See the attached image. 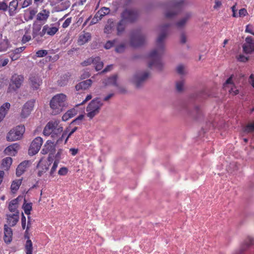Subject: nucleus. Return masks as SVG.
Wrapping results in <instances>:
<instances>
[{"label": "nucleus", "mask_w": 254, "mask_h": 254, "mask_svg": "<svg viewBox=\"0 0 254 254\" xmlns=\"http://www.w3.org/2000/svg\"><path fill=\"white\" fill-rule=\"evenodd\" d=\"M210 94L207 90L204 89L191 94L187 101L182 104V109L187 113L188 116L193 120L200 121L203 119V114L198 106H195L194 102H201L206 99Z\"/></svg>", "instance_id": "obj_1"}, {"label": "nucleus", "mask_w": 254, "mask_h": 254, "mask_svg": "<svg viewBox=\"0 0 254 254\" xmlns=\"http://www.w3.org/2000/svg\"><path fill=\"white\" fill-rule=\"evenodd\" d=\"M66 96L64 94H59L54 96L50 102V107L55 111V114H58L62 112L67 104L66 102Z\"/></svg>", "instance_id": "obj_2"}, {"label": "nucleus", "mask_w": 254, "mask_h": 254, "mask_svg": "<svg viewBox=\"0 0 254 254\" xmlns=\"http://www.w3.org/2000/svg\"><path fill=\"white\" fill-rule=\"evenodd\" d=\"M145 35L142 33L141 28L133 29L130 31V45L133 48L140 47L145 44Z\"/></svg>", "instance_id": "obj_3"}, {"label": "nucleus", "mask_w": 254, "mask_h": 254, "mask_svg": "<svg viewBox=\"0 0 254 254\" xmlns=\"http://www.w3.org/2000/svg\"><path fill=\"white\" fill-rule=\"evenodd\" d=\"M104 104L99 97H96L92 100L87 105L86 111L87 112L86 116L90 120L97 115L100 111L101 107Z\"/></svg>", "instance_id": "obj_4"}, {"label": "nucleus", "mask_w": 254, "mask_h": 254, "mask_svg": "<svg viewBox=\"0 0 254 254\" xmlns=\"http://www.w3.org/2000/svg\"><path fill=\"white\" fill-rule=\"evenodd\" d=\"M25 131V127L23 125L17 126L7 133L6 139L8 141L19 140L22 137Z\"/></svg>", "instance_id": "obj_5"}, {"label": "nucleus", "mask_w": 254, "mask_h": 254, "mask_svg": "<svg viewBox=\"0 0 254 254\" xmlns=\"http://www.w3.org/2000/svg\"><path fill=\"white\" fill-rule=\"evenodd\" d=\"M138 17V13L136 10L126 8L121 14V19L125 22L130 23L135 22Z\"/></svg>", "instance_id": "obj_6"}, {"label": "nucleus", "mask_w": 254, "mask_h": 254, "mask_svg": "<svg viewBox=\"0 0 254 254\" xmlns=\"http://www.w3.org/2000/svg\"><path fill=\"white\" fill-rule=\"evenodd\" d=\"M149 76V73L148 72H144L141 74L136 72L133 75L131 81L135 85L136 88H140Z\"/></svg>", "instance_id": "obj_7"}, {"label": "nucleus", "mask_w": 254, "mask_h": 254, "mask_svg": "<svg viewBox=\"0 0 254 254\" xmlns=\"http://www.w3.org/2000/svg\"><path fill=\"white\" fill-rule=\"evenodd\" d=\"M171 25L172 24L171 23H168L161 26V33L159 35L156 41L157 48L159 50H164V44L163 41L167 36V29L171 27Z\"/></svg>", "instance_id": "obj_8"}, {"label": "nucleus", "mask_w": 254, "mask_h": 254, "mask_svg": "<svg viewBox=\"0 0 254 254\" xmlns=\"http://www.w3.org/2000/svg\"><path fill=\"white\" fill-rule=\"evenodd\" d=\"M24 77L22 75L14 74L10 79V83L8 87V90L11 91H16L19 88L23 82Z\"/></svg>", "instance_id": "obj_9"}, {"label": "nucleus", "mask_w": 254, "mask_h": 254, "mask_svg": "<svg viewBox=\"0 0 254 254\" xmlns=\"http://www.w3.org/2000/svg\"><path fill=\"white\" fill-rule=\"evenodd\" d=\"M43 143V139L38 136L36 137L31 142L29 148L28 149V154L31 156L36 154Z\"/></svg>", "instance_id": "obj_10"}, {"label": "nucleus", "mask_w": 254, "mask_h": 254, "mask_svg": "<svg viewBox=\"0 0 254 254\" xmlns=\"http://www.w3.org/2000/svg\"><path fill=\"white\" fill-rule=\"evenodd\" d=\"M243 51L246 54L254 53V41L251 36H248L245 39V43L242 46Z\"/></svg>", "instance_id": "obj_11"}, {"label": "nucleus", "mask_w": 254, "mask_h": 254, "mask_svg": "<svg viewBox=\"0 0 254 254\" xmlns=\"http://www.w3.org/2000/svg\"><path fill=\"white\" fill-rule=\"evenodd\" d=\"M35 102V100L33 99L28 101L24 104L21 112L22 118H25L30 115L33 109Z\"/></svg>", "instance_id": "obj_12"}, {"label": "nucleus", "mask_w": 254, "mask_h": 254, "mask_svg": "<svg viewBox=\"0 0 254 254\" xmlns=\"http://www.w3.org/2000/svg\"><path fill=\"white\" fill-rule=\"evenodd\" d=\"M56 146L57 144L54 141L48 140L44 144L41 150V153L46 154L49 152L51 154H54L56 152Z\"/></svg>", "instance_id": "obj_13"}, {"label": "nucleus", "mask_w": 254, "mask_h": 254, "mask_svg": "<svg viewBox=\"0 0 254 254\" xmlns=\"http://www.w3.org/2000/svg\"><path fill=\"white\" fill-rule=\"evenodd\" d=\"M29 80L31 87L34 90L38 89L42 83V80L41 78L39 76L36 74H31L29 77Z\"/></svg>", "instance_id": "obj_14"}, {"label": "nucleus", "mask_w": 254, "mask_h": 254, "mask_svg": "<svg viewBox=\"0 0 254 254\" xmlns=\"http://www.w3.org/2000/svg\"><path fill=\"white\" fill-rule=\"evenodd\" d=\"M31 162L29 160H25L21 162L16 170V176L18 177L21 176L26 171V168L29 167Z\"/></svg>", "instance_id": "obj_15"}, {"label": "nucleus", "mask_w": 254, "mask_h": 254, "mask_svg": "<svg viewBox=\"0 0 254 254\" xmlns=\"http://www.w3.org/2000/svg\"><path fill=\"white\" fill-rule=\"evenodd\" d=\"M252 245H254V240L252 238L248 237L242 244L240 250L234 254H243L244 252Z\"/></svg>", "instance_id": "obj_16"}, {"label": "nucleus", "mask_w": 254, "mask_h": 254, "mask_svg": "<svg viewBox=\"0 0 254 254\" xmlns=\"http://www.w3.org/2000/svg\"><path fill=\"white\" fill-rule=\"evenodd\" d=\"M153 65H154L159 71L163 69V64L160 58H154L149 62L148 65L149 68H151Z\"/></svg>", "instance_id": "obj_17"}, {"label": "nucleus", "mask_w": 254, "mask_h": 254, "mask_svg": "<svg viewBox=\"0 0 254 254\" xmlns=\"http://www.w3.org/2000/svg\"><path fill=\"white\" fill-rule=\"evenodd\" d=\"M4 237L3 240L7 244H9L12 241V231L6 224L4 226Z\"/></svg>", "instance_id": "obj_18"}, {"label": "nucleus", "mask_w": 254, "mask_h": 254, "mask_svg": "<svg viewBox=\"0 0 254 254\" xmlns=\"http://www.w3.org/2000/svg\"><path fill=\"white\" fill-rule=\"evenodd\" d=\"M92 83V80L91 79H87L75 85V88L76 91H79L80 90H85L88 89L91 86Z\"/></svg>", "instance_id": "obj_19"}, {"label": "nucleus", "mask_w": 254, "mask_h": 254, "mask_svg": "<svg viewBox=\"0 0 254 254\" xmlns=\"http://www.w3.org/2000/svg\"><path fill=\"white\" fill-rule=\"evenodd\" d=\"M19 147V145L18 143H13L6 147L4 152L6 155L14 156L17 153V150Z\"/></svg>", "instance_id": "obj_20"}, {"label": "nucleus", "mask_w": 254, "mask_h": 254, "mask_svg": "<svg viewBox=\"0 0 254 254\" xmlns=\"http://www.w3.org/2000/svg\"><path fill=\"white\" fill-rule=\"evenodd\" d=\"M42 28V24L36 23L34 22L33 24V29H32V36L33 38L36 39V41L38 42H42V40L40 39L38 37V33L40 32Z\"/></svg>", "instance_id": "obj_21"}, {"label": "nucleus", "mask_w": 254, "mask_h": 254, "mask_svg": "<svg viewBox=\"0 0 254 254\" xmlns=\"http://www.w3.org/2000/svg\"><path fill=\"white\" fill-rule=\"evenodd\" d=\"M91 39V35L89 32L84 33L83 34L79 36L77 44L78 45L82 46L88 42Z\"/></svg>", "instance_id": "obj_22"}, {"label": "nucleus", "mask_w": 254, "mask_h": 254, "mask_svg": "<svg viewBox=\"0 0 254 254\" xmlns=\"http://www.w3.org/2000/svg\"><path fill=\"white\" fill-rule=\"evenodd\" d=\"M9 218H7V223L11 226H14L19 220V211L16 210V213L7 215Z\"/></svg>", "instance_id": "obj_23"}, {"label": "nucleus", "mask_w": 254, "mask_h": 254, "mask_svg": "<svg viewBox=\"0 0 254 254\" xmlns=\"http://www.w3.org/2000/svg\"><path fill=\"white\" fill-rule=\"evenodd\" d=\"M10 107V104L8 102L4 103L0 107V123L5 118Z\"/></svg>", "instance_id": "obj_24"}, {"label": "nucleus", "mask_w": 254, "mask_h": 254, "mask_svg": "<svg viewBox=\"0 0 254 254\" xmlns=\"http://www.w3.org/2000/svg\"><path fill=\"white\" fill-rule=\"evenodd\" d=\"M18 5V2L17 0H12L10 2L9 6H8V13L10 16H14L16 13Z\"/></svg>", "instance_id": "obj_25"}, {"label": "nucleus", "mask_w": 254, "mask_h": 254, "mask_svg": "<svg viewBox=\"0 0 254 254\" xmlns=\"http://www.w3.org/2000/svg\"><path fill=\"white\" fill-rule=\"evenodd\" d=\"M117 78L118 75L117 74H114L107 78L103 81V83L105 86L112 85L114 86H118Z\"/></svg>", "instance_id": "obj_26"}, {"label": "nucleus", "mask_w": 254, "mask_h": 254, "mask_svg": "<svg viewBox=\"0 0 254 254\" xmlns=\"http://www.w3.org/2000/svg\"><path fill=\"white\" fill-rule=\"evenodd\" d=\"M70 77L71 74L68 72L64 74L61 76L60 79L58 80V84L61 86H64L66 85Z\"/></svg>", "instance_id": "obj_27"}, {"label": "nucleus", "mask_w": 254, "mask_h": 254, "mask_svg": "<svg viewBox=\"0 0 254 254\" xmlns=\"http://www.w3.org/2000/svg\"><path fill=\"white\" fill-rule=\"evenodd\" d=\"M77 113V111L74 108L68 110L62 117V121H67L68 119L73 118Z\"/></svg>", "instance_id": "obj_28"}, {"label": "nucleus", "mask_w": 254, "mask_h": 254, "mask_svg": "<svg viewBox=\"0 0 254 254\" xmlns=\"http://www.w3.org/2000/svg\"><path fill=\"white\" fill-rule=\"evenodd\" d=\"M50 12L46 9H43L42 12L37 15V20L39 21L46 20L49 16Z\"/></svg>", "instance_id": "obj_29"}, {"label": "nucleus", "mask_w": 254, "mask_h": 254, "mask_svg": "<svg viewBox=\"0 0 254 254\" xmlns=\"http://www.w3.org/2000/svg\"><path fill=\"white\" fill-rule=\"evenodd\" d=\"M22 181V179L15 180L13 181L12 184L11 185L10 189L11 191L13 193H14L19 188Z\"/></svg>", "instance_id": "obj_30"}, {"label": "nucleus", "mask_w": 254, "mask_h": 254, "mask_svg": "<svg viewBox=\"0 0 254 254\" xmlns=\"http://www.w3.org/2000/svg\"><path fill=\"white\" fill-rule=\"evenodd\" d=\"M22 207L25 213L27 215H29L30 214L31 211L32 209V203H27L26 199L24 198V203L22 205Z\"/></svg>", "instance_id": "obj_31"}, {"label": "nucleus", "mask_w": 254, "mask_h": 254, "mask_svg": "<svg viewBox=\"0 0 254 254\" xmlns=\"http://www.w3.org/2000/svg\"><path fill=\"white\" fill-rule=\"evenodd\" d=\"M125 21L123 19H121L118 23L117 26V35L118 36L121 35L125 30Z\"/></svg>", "instance_id": "obj_32"}, {"label": "nucleus", "mask_w": 254, "mask_h": 254, "mask_svg": "<svg viewBox=\"0 0 254 254\" xmlns=\"http://www.w3.org/2000/svg\"><path fill=\"white\" fill-rule=\"evenodd\" d=\"M18 203V198L12 199L9 203L8 209L10 212L16 211L17 204Z\"/></svg>", "instance_id": "obj_33"}, {"label": "nucleus", "mask_w": 254, "mask_h": 254, "mask_svg": "<svg viewBox=\"0 0 254 254\" xmlns=\"http://www.w3.org/2000/svg\"><path fill=\"white\" fill-rule=\"evenodd\" d=\"M10 44L7 39H3L0 42V52H4L10 47Z\"/></svg>", "instance_id": "obj_34"}, {"label": "nucleus", "mask_w": 254, "mask_h": 254, "mask_svg": "<svg viewBox=\"0 0 254 254\" xmlns=\"http://www.w3.org/2000/svg\"><path fill=\"white\" fill-rule=\"evenodd\" d=\"M26 254H32L33 245L32 242L30 240H27L25 245Z\"/></svg>", "instance_id": "obj_35"}, {"label": "nucleus", "mask_w": 254, "mask_h": 254, "mask_svg": "<svg viewBox=\"0 0 254 254\" xmlns=\"http://www.w3.org/2000/svg\"><path fill=\"white\" fill-rule=\"evenodd\" d=\"M99 57H95V58H89L87 60L84 61L81 63L83 66H87L91 64L96 63L99 61Z\"/></svg>", "instance_id": "obj_36"}, {"label": "nucleus", "mask_w": 254, "mask_h": 254, "mask_svg": "<svg viewBox=\"0 0 254 254\" xmlns=\"http://www.w3.org/2000/svg\"><path fill=\"white\" fill-rule=\"evenodd\" d=\"M12 159L10 157H7L2 160L1 165L3 167H5L6 169H8L12 164Z\"/></svg>", "instance_id": "obj_37"}, {"label": "nucleus", "mask_w": 254, "mask_h": 254, "mask_svg": "<svg viewBox=\"0 0 254 254\" xmlns=\"http://www.w3.org/2000/svg\"><path fill=\"white\" fill-rule=\"evenodd\" d=\"M59 124V122L55 121H50L46 125V128H48L49 130H52V131L54 130V129H56Z\"/></svg>", "instance_id": "obj_38"}, {"label": "nucleus", "mask_w": 254, "mask_h": 254, "mask_svg": "<svg viewBox=\"0 0 254 254\" xmlns=\"http://www.w3.org/2000/svg\"><path fill=\"white\" fill-rule=\"evenodd\" d=\"M84 115L81 114L79 115L77 118L74 119L70 123L69 126L74 124L76 125H80L81 124L82 120L84 119Z\"/></svg>", "instance_id": "obj_39"}, {"label": "nucleus", "mask_w": 254, "mask_h": 254, "mask_svg": "<svg viewBox=\"0 0 254 254\" xmlns=\"http://www.w3.org/2000/svg\"><path fill=\"white\" fill-rule=\"evenodd\" d=\"M190 15H187L183 18L181 20L176 23V25L178 28H182L184 26L187 20H188Z\"/></svg>", "instance_id": "obj_40"}, {"label": "nucleus", "mask_w": 254, "mask_h": 254, "mask_svg": "<svg viewBox=\"0 0 254 254\" xmlns=\"http://www.w3.org/2000/svg\"><path fill=\"white\" fill-rule=\"evenodd\" d=\"M37 12V11L35 9L30 10L29 16H27V15L25 14L24 15V19L26 21L32 20L34 18V17L35 15Z\"/></svg>", "instance_id": "obj_41"}, {"label": "nucleus", "mask_w": 254, "mask_h": 254, "mask_svg": "<svg viewBox=\"0 0 254 254\" xmlns=\"http://www.w3.org/2000/svg\"><path fill=\"white\" fill-rule=\"evenodd\" d=\"M100 13H101V12L98 11L95 14L94 17L92 19V20L90 22V25H93V24H96V23L98 22V21L99 20H101L102 18L101 15L100 14Z\"/></svg>", "instance_id": "obj_42"}, {"label": "nucleus", "mask_w": 254, "mask_h": 254, "mask_svg": "<svg viewBox=\"0 0 254 254\" xmlns=\"http://www.w3.org/2000/svg\"><path fill=\"white\" fill-rule=\"evenodd\" d=\"M234 76V74L231 75L226 80L223 84L224 88H225L228 84L232 85L234 87L236 88L235 84L233 81Z\"/></svg>", "instance_id": "obj_43"}, {"label": "nucleus", "mask_w": 254, "mask_h": 254, "mask_svg": "<svg viewBox=\"0 0 254 254\" xmlns=\"http://www.w3.org/2000/svg\"><path fill=\"white\" fill-rule=\"evenodd\" d=\"M63 131V128L62 127H56V129H54L53 131H52L51 137H54V135L55 136H58L59 134H60Z\"/></svg>", "instance_id": "obj_44"}, {"label": "nucleus", "mask_w": 254, "mask_h": 254, "mask_svg": "<svg viewBox=\"0 0 254 254\" xmlns=\"http://www.w3.org/2000/svg\"><path fill=\"white\" fill-rule=\"evenodd\" d=\"M50 164H45L41 166V169L38 172V176L41 177L42 175L48 170Z\"/></svg>", "instance_id": "obj_45"}, {"label": "nucleus", "mask_w": 254, "mask_h": 254, "mask_svg": "<svg viewBox=\"0 0 254 254\" xmlns=\"http://www.w3.org/2000/svg\"><path fill=\"white\" fill-rule=\"evenodd\" d=\"M59 29L56 27H50L48 26L47 31H46L48 35L50 36H54L58 31Z\"/></svg>", "instance_id": "obj_46"}, {"label": "nucleus", "mask_w": 254, "mask_h": 254, "mask_svg": "<svg viewBox=\"0 0 254 254\" xmlns=\"http://www.w3.org/2000/svg\"><path fill=\"white\" fill-rule=\"evenodd\" d=\"M98 12H101L100 14L101 15V17H103L105 15L108 14L110 12V9L108 7H103L101 8Z\"/></svg>", "instance_id": "obj_47"}, {"label": "nucleus", "mask_w": 254, "mask_h": 254, "mask_svg": "<svg viewBox=\"0 0 254 254\" xmlns=\"http://www.w3.org/2000/svg\"><path fill=\"white\" fill-rule=\"evenodd\" d=\"M115 41H116L115 40H114L113 41H110V40L108 41L104 45V48L107 50L111 49L112 47H113L114 46Z\"/></svg>", "instance_id": "obj_48"}, {"label": "nucleus", "mask_w": 254, "mask_h": 254, "mask_svg": "<svg viewBox=\"0 0 254 254\" xmlns=\"http://www.w3.org/2000/svg\"><path fill=\"white\" fill-rule=\"evenodd\" d=\"M126 46L124 44L118 45L115 48V51L118 53H122L124 52Z\"/></svg>", "instance_id": "obj_49"}, {"label": "nucleus", "mask_w": 254, "mask_h": 254, "mask_svg": "<svg viewBox=\"0 0 254 254\" xmlns=\"http://www.w3.org/2000/svg\"><path fill=\"white\" fill-rule=\"evenodd\" d=\"M59 163H60L59 162L54 161L53 166H52V167L51 169V171L50 172V176H53V177L54 176V173L56 171Z\"/></svg>", "instance_id": "obj_50"}, {"label": "nucleus", "mask_w": 254, "mask_h": 254, "mask_svg": "<svg viewBox=\"0 0 254 254\" xmlns=\"http://www.w3.org/2000/svg\"><path fill=\"white\" fill-rule=\"evenodd\" d=\"M48 28V25H45L43 27L42 31H40V32L38 33V37H39L40 39H41V38L43 37L45 35V34L47 33L46 31H47Z\"/></svg>", "instance_id": "obj_51"}, {"label": "nucleus", "mask_w": 254, "mask_h": 254, "mask_svg": "<svg viewBox=\"0 0 254 254\" xmlns=\"http://www.w3.org/2000/svg\"><path fill=\"white\" fill-rule=\"evenodd\" d=\"M48 54L47 51L46 50H40L36 52V56L41 58L46 56Z\"/></svg>", "instance_id": "obj_52"}, {"label": "nucleus", "mask_w": 254, "mask_h": 254, "mask_svg": "<svg viewBox=\"0 0 254 254\" xmlns=\"http://www.w3.org/2000/svg\"><path fill=\"white\" fill-rule=\"evenodd\" d=\"M63 150L61 148L58 149V152L55 156V161L59 162L61 159V155L63 153Z\"/></svg>", "instance_id": "obj_53"}, {"label": "nucleus", "mask_w": 254, "mask_h": 254, "mask_svg": "<svg viewBox=\"0 0 254 254\" xmlns=\"http://www.w3.org/2000/svg\"><path fill=\"white\" fill-rule=\"evenodd\" d=\"M93 64H95V69L96 71L101 70L103 67V63L101 61L100 58L99 61L96 63H94Z\"/></svg>", "instance_id": "obj_54"}, {"label": "nucleus", "mask_w": 254, "mask_h": 254, "mask_svg": "<svg viewBox=\"0 0 254 254\" xmlns=\"http://www.w3.org/2000/svg\"><path fill=\"white\" fill-rule=\"evenodd\" d=\"M184 83L182 81H178L176 83V89L180 92L183 90Z\"/></svg>", "instance_id": "obj_55"}, {"label": "nucleus", "mask_w": 254, "mask_h": 254, "mask_svg": "<svg viewBox=\"0 0 254 254\" xmlns=\"http://www.w3.org/2000/svg\"><path fill=\"white\" fill-rule=\"evenodd\" d=\"M67 168L66 167H63L59 170L58 174L61 176H64L67 173Z\"/></svg>", "instance_id": "obj_56"}, {"label": "nucleus", "mask_w": 254, "mask_h": 254, "mask_svg": "<svg viewBox=\"0 0 254 254\" xmlns=\"http://www.w3.org/2000/svg\"><path fill=\"white\" fill-rule=\"evenodd\" d=\"M8 9V5L5 1H0V10L5 11Z\"/></svg>", "instance_id": "obj_57"}, {"label": "nucleus", "mask_w": 254, "mask_h": 254, "mask_svg": "<svg viewBox=\"0 0 254 254\" xmlns=\"http://www.w3.org/2000/svg\"><path fill=\"white\" fill-rule=\"evenodd\" d=\"M25 47H21L20 48H16L14 50H12L10 52L14 53L15 55H19L20 53H21L22 51L25 49Z\"/></svg>", "instance_id": "obj_58"}, {"label": "nucleus", "mask_w": 254, "mask_h": 254, "mask_svg": "<svg viewBox=\"0 0 254 254\" xmlns=\"http://www.w3.org/2000/svg\"><path fill=\"white\" fill-rule=\"evenodd\" d=\"M78 129V127H75L71 129V130L68 133L66 138L64 141V144H66L67 142L68 138L73 134V133L75 132Z\"/></svg>", "instance_id": "obj_59"}, {"label": "nucleus", "mask_w": 254, "mask_h": 254, "mask_svg": "<svg viewBox=\"0 0 254 254\" xmlns=\"http://www.w3.org/2000/svg\"><path fill=\"white\" fill-rule=\"evenodd\" d=\"M157 56L158 52L157 50L156 49L151 51L148 55V57L149 58H152V59L155 58H159Z\"/></svg>", "instance_id": "obj_60"}, {"label": "nucleus", "mask_w": 254, "mask_h": 254, "mask_svg": "<svg viewBox=\"0 0 254 254\" xmlns=\"http://www.w3.org/2000/svg\"><path fill=\"white\" fill-rule=\"evenodd\" d=\"M177 15L176 12L167 11L165 13V17L167 18H171Z\"/></svg>", "instance_id": "obj_61"}, {"label": "nucleus", "mask_w": 254, "mask_h": 254, "mask_svg": "<svg viewBox=\"0 0 254 254\" xmlns=\"http://www.w3.org/2000/svg\"><path fill=\"white\" fill-rule=\"evenodd\" d=\"M247 10L246 8H243L239 10V16L240 17H244L248 14Z\"/></svg>", "instance_id": "obj_62"}, {"label": "nucleus", "mask_w": 254, "mask_h": 254, "mask_svg": "<svg viewBox=\"0 0 254 254\" xmlns=\"http://www.w3.org/2000/svg\"><path fill=\"white\" fill-rule=\"evenodd\" d=\"M177 72L181 75L184 74V67L182 64H180L177 66Z\"/></svg>", "instance_id": "obj_63"}, {"label": "nucleus", "mask_w": 254, "mask_h": 254, "mask_svg": "<svg viewBox=\"0 0 254 254\" xmlns=\"http://www.w3.org/2000/svg\"><path fill=\"white\" fill-rule=\"evenodd\" d=\"M238 60L239 61L241 62H247L249 60V58L248 57H245L243 55H240L238 58Z\"/></svg>", "instance_id": "obj_64"}]
</instances>
